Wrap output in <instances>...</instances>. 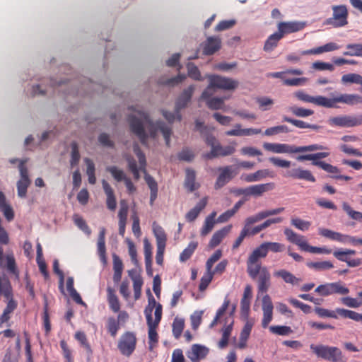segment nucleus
I'll list each match as a JSON object with an SVG mask.
<instances>
[{
    "instance_id": "1",
    "label": "nucleus",
    "mask_w": 362,
    "mask_h": 362,
    "mask_svg": "<svg viewBox=\"0 0 362 362\" xmlns=\"http://www.w3.org/2000/svg\"><path fill=\"white\" fill-rule=\"evenodd\" d=\"M131 131L138 136L141 143L146 145L148 135L144 128L149 132L150 136L156 138L157 133L160 132L164 137L165 144L170 146V136L172 134L171 127L162 121L153 122L149 115L143 111H136L135 115H129L128 118Z\"/></svg>"
},
{
    "instance_id": "2",
    "label": "nucleus",
    "mask_w": 362,
    "mask_h": 362,
    "mask_svg": "<svg viewBox=\"0 0 362 362\" xmlns=\"http://www.w3.org/2000/svg\"><path fill=\"white\" fill-rule=\"evenodd\" d=\"M209 85L203 91L200 99L206 100L207 107L211 110H221L223 108L226 98H211L215 94L216 89L234 90L238 86V82L232 78L218 75H209Z\"/></svg>"
},
{
    "instance_id": "3",
    "label": "nucleus",
    "mask_w": 362,
    "mask_h": 362,
    "mask_svg": "<svg viewBox=\"0 0 362 362\" xmlns=\"http://www.w3.org/2000/svg\"><path fill=\"white\" fill-rule=\"evenodd\" d=\"M0 296L8 300L6 308L0 316V326L11 319V315L17 308L18 303L13 298V288L9 279L0 277Z\"/></svg>"
},
{
    "instance_id": "4",
    "label": "nucleus",
    "mask_w": 362,
    "mask_h": 362,
    "mask_svg": "<svg viewBox=\"0 0 362 362\" xmlns=\"http://www.w3.org/2000/svg\"><path fill=\"white\" fill-rule=\"evenodd\" d=\"M310 349L318 357L332 362H346L340 349L327 345H310Z\"/></svg>"
},
{
    "instance_id": "5",
    "label": "nucleus",
    "mask_w": 362,
    "mask_h": 362,
    "mask_svg": "<svg viewBox=\"0 0 362 362\" xmlns=\"http://www.w3.org/2000/svg\"><path fill=\"white\" fill-rule=\"evenodd\" d=\"M205 142L211 146V151L204 155V158L211 159L218 156H227L232 155L235 151V146H223L217 141L216 137L213 135H207L205 139ZM236 144L234 143V145Z\"/></svg>"
},
{
    "instance_id": "6",
    "label": "nucleus",
    "mask_w": 362,
    "mask_h": 362,
    "mask_svg": "<svg viewBox=\"0 0 362 362\" xmlns=\"http://www.w3.org/2000/svg\"><path fill=\"white\" fill-rule=\"evenodd\" d=\"M329 154V152H318L312 154L300 155L297 157V160L298 161L312 160L313 165L317 166L329 173H339V170L337 167L319 160L320 159L328 157Z\"/></svg>"
},
{
    "instance_id": "7",
    "label": "nucleus",
    "mask_w": 362,
    "mask_h": 362,
    "mask_svg": "<svg viewBox=\"0 0 362 362\" xmlns=\"http://www.w3.org/2000/svg\"><path fill=\"white\" fill-rule=\"evenodd\" d=\"M257 274H252L250 270L247 271L248 276L257 283L258 294L266 293L271 286V274L266 267L259 268Z\"/></svg>"
},
{
    "instance_id": "8",
    "label": "nucleus",
    "mask_w": 362,
    "mask_h": 362,
    "mask_svg": "<svg viewBox=\"0 0 362 362\" xmlns=\"http://www.w3.org/2000/svg\"><path fill=\"white\" fill-rule=\"evenodd\" d=\"M315 292L324 297L334 294L344 296L349 293V289L342 282L337 281L319 285Z\"/></svg>"
},
{
    "instance_id": "9",
    "label": "nucleus",
    "mask_w": 362,
    "mask_h": 362,
    "mask_svg": "<svg viewBox=\"0 0 362 362\" xmlns=\"http://www.w3.org/2000/svg\"><path fill=\"white\" fill-rule=\"evenodd\" d=\"M332 11V17L327 18L325 24L334 28L343 27L348 24L349 12L345 5L333 6Z\"/></svg>"
},
{
    "instance_id": "10",
    "label": "nucleus",
    "mask_w": 362,
    "mask_h": 362,
    "mask_svg": "<svg viewBox=\"0 0 362 362\" xmlns=\"http://www.w3.org/2000/svg\"><path fill=\"white\" fill-rule=\"evenodd\" d=\"M267 254V248H265L263 243L256 247L247 259V271L250 270L251 273L257 274L259 272V269L263 267L259 262V259L266 257Z\"/></svg>"
},
{
    "instance_id": "11",
    "label": "nucleus",
    "mask_w": 362,
    "mask_h": 362,
    "mask_svg": "<svg viewBox=\"0 0 362 362\" xmlns=\"http://www.w3.org/2000/svg\"><path fill=\"white\" fill-rule=\"evenodd\" d=\"M136 345V337L132 332H125L120 337L117 347L121 354L130 356L134 351Z\"/></svg>"
},
{
    "instance_id": "12",
    "label": "nucleus",
    "mask_w": 362,
    "mask_h": 362,
    "mask_svg": "<svg viewBox=\"0 0 362 362\" xmlns=\"http://www.w3.org/2000/svg\"><path fill=\"white\" fill-rule=\"evenodd\" d=\"M328 124L332 127H353L362 124V115H342L330 117Z\"/></svg>"
},
{
    "instance_id": "13",
    "label": "nucleus",
    "mask_w": 362,
    "mask_h": 362,
    "mask_svg": "<svg viewBox=\"0 0 362 362\" xmlns=\"http://www.w3.org/2000/svg\"><path fill=\"white\" fill-rule=\"evenodd\" d=\"M26 160H21L18 165L21 178L17 182V192L18 197L25 198L27 194V189L30 185V180L28 176V170L25 165Z\"/></svg>"
},
{
    "instance_id": "14",
    "label": "nucleus",
    "mask_w": 362,
    "mask_h": 362,
    "mask_svg": "<svg viewBox=\"0 0 362 362\" xmlns=\"http://www.w3.org/2000/svg\"><path fill=\"white\" fill-rule=\"evenodd\" d=\"M294 95L298 100L305 103H310L316 105L327 108H330L332 106V104L329 100V98L324 96L319 95L317 97H313L307 94L303 90H298L295 92Z\"/></svg>"
},
{
    "instance_id": "15",
    "label": "nucleus",
    "mask_w": 362,
    "mask_h": 362,
    "mask_svg": "<svg viewBox=\"0 0 362 362\" xmlns=\"http://www.w3.org/2000/svg\"><path fill=\"white\" fill-rule=\"evenodd\" d=\"M218 171L219 172V175L214 184V188L216 189H219L224 187L237 174V173L234 172L231 165L220 167L218 168Z\"/></svg>"
},
{
    "instance_id": "16",
    "label": "nucleus",
    "mask_w": 362,
    "mask_h": 362,
    "mask_svg": "<svg viewBox=\"0 0 362 362\" xmlns=\"http://www.w3.org/2000/svg\"><path fill=\"white\" fill-rule=\"evenodd\" d=\"M356 251L354 250L346 249L343 250L341 249H339L337 250L334 251L333 255L338 260L344 262L347 264V265L350 267H356L360 266L362 264V259L360 258L357 259H350L349 255H355Z\"/></svg>"
},
{
    "instance_id": "17",
    "label": "nucleus",
    "mask_w": 362,
    "mask_h": 362,
    "mask_svg": "<svg viewBox=\"0 0 362 362\" xmlns=\"http://www.w3.org/2000/svg\"><path fill=\"white\" fill-rule=\"evenodd\" d=\"M194 90V86H189L187 88L185 89L183 92L180 94L176 101L175 104V111L176 116L179 121L181 120V115L180 114V110L187 107V104L191 100L193 93Z\"/></svg>"
},
{
    "instance_id": "18",
    "label": "nucleus",
    "mask_w": 362,
    "mask_h": 362,
    "mask_svg": "<svg viewBox=\"0 0 362 362\" xmlns=\"http://www.w3.org/2000/svg\"><path fill=\"white\" fill-rule=\"evenodd\" d=\"M273 303L271 297L268 294H265L262 297V311L263 318L262 320V326L267 328L273 318Z\"/></svg>"
},
{
    "instance_id": "19",
    "label": "nucleus",
    "mask_w": 362,
    "mask_h": 362,
    "mask_svg": "<svg viewBox=\"0 0 362 362\" xmlns=\"http://www.w3.org/2000/svg\"><path fill=\"white\" fill-rule=\"evenodd\" d=\"M305 23L298 21L280 22L278 23V32L284 37L285 35L300 31L304 28Z\"/></svg>"
},
{
    "instance_id": "20",
    "label": "nucleus",
    "mask_w": 362,
    "mask_h": 362,
    "mask_svg": "<svg viewBox=\"0 0 362 362\" xmlns=\"http://www.w3.org/2000/svg\"><path fill=\"white\" fill-rule=\"evenodd\" d=\"M263 147L265 150L275 153H297L296 146L286 144L264 143Z\"/></svg>"
},
{
    "instance_id": "21",
    "label": "nucleus",
    "mask_w": 362,
    "mask_h": 362,
    "mask_svg": "<svg viewBox=\"0 0 362 362\" xmlns=\"http://www.w3.org/2000/svg\"><path fill=\"white\" fill-rule=\"evenodd\" d=\"M332 106L330 108L335 107V103H342L348 105H355L362 103V96L357 94H341L333 98H329Z\"/></svg>"
},
{
    "instance_id": "22",
    "label": "nucleus",
    "mask_w": 362,
    "mask_h": 362,
    "mask_svg": "<svg viewBox=\"0 0 362 362\" xmlns=\"http://www.w3.org/2000/svg\"><path fill=\"white\" fill-rule=\"evenodd\" d=\"M209 352V349L205 346L201 344H193L190 351L187 353V356L192 362H197L206 358Z\"/></svg>"
},
{
    "instance_id": "23",
    "label": "nucleus",
    "mask_w": 362,
    "mask_h": 362,
    "mask_svg": "<svg viewBox=\"0 0 362 362\" xmlns=\"http://www.w3.org/2000/svg\"><path fill=\"white\" fill-rule=\"evenodd\" d=\"M202 46L204 54L212 55L221 49V40L218 37H209Z\"/></svg>"
},
{
    "instance_id": "24",
    "label": "nucleus",
    "mask_w": 362,
    "mask_h": 362,
    "mask_svg": "<svg viewBox=\"0 0 362 362\" xmlns=\"http://www.w3.org/2000/svg\"><path fill=\"white\" fill-rule=\"evenodd\" d=\"M284 176L293 179L304 180L311 182H315L316 180L310 170H303L300 168L289 170L286 172Z\"/></svg>"
},
{
    "instance_id": "25",
    "label": "nucleus",
    "mask_w": 362,
    "mask_h": 362,
    "mask_svg": "<svg viewBox=\"0 0 362 362\" xmlns=\"http://www.w3.org/2000/svg\"><path fill=\"white\" fill-rule=\"evenodd\" d=\"M274 173L268 169L258 170L253 173L243 174L241 175L240 179L246 182H259L266 177L273 178Z\"/></svg>"
},
{
    "instance_id": "26",
    "label": "nucleus",
    "mask_w": 362,
    "mask_h": 362,
    "mask_svg": "<svg viewBox=\"0 0 362 362\" xmlns=\"http://www.w3.org/2000/svg\"><path fill=\"white\" fill-rule=\"evenodd\" d=\"M274 182L251 185L248 187V196L261 197L264 193L274 189Z\"/></svg>"
},
{
    "instance_id": "27",
    "label": "nucleus",
    "mask_w": 362,
    "mask_h": 362,
    "mask_svg": "<svg viewBox=\"0 0 362 362\" xmlns=\"http://www.w3.org/2000/svg\"><path fill=\"white\" fill-rule=\"evenodd\" d=\"M153 232L156 239L157 247L159 248L160 250H165L167 236L164 229L154 222L153 223Z\"/></svg>"
},
{
    "instance_id": "28",
    "label": "nucleus",
    "mask_w": 362,
    "mask_h": 362,
    "mask_svg": "<svg viewBox=\"0 0 362 362\" xmlns=\"http://www.w3.org/2000/svg\"><path fill=\"white\" fill-rule=\"evenodd\" d=\"M103 188L105 191V193L107 195V207L111 210L114 211L117 206L116 199L114 193V190L110 185V184L105 180L102 181Z\"/></svg>"
},
{
    "instance_id": "29",
    "label": "nucleus",
    "mask_w": 362,
    "mask_h": 362,
    "mask_svg": "<svg viewBox=\"0 0 362 362\" xmlns=\"http://www.w3.org/2000/svg\"><path fill=\"white\" fill-rule=\"evenodd\" d=\"M185 187L189 192H192L198 189L199 185L196 183V173L194 170L187 168L185 170Z\"/></svg>"
},
{
    "instance_id": "30",
    "label": "nucleus",
    "mask_w": 362,
    "mask_h": 362,
    "mask_svg": "<svg viewBox=\"0 0 362 362\" xmlns=\"http://www.w3.org/2000/svg\"><path fill=\"white\" fill-rule=\"evenodd\" d=\"M206 204L207 197L202 198L194 208L186 214V220L188 222L194 221L198 217L200 212L206 207Z\"/></svg>"
},
{
    "instance_id": "31",
    "label": "nucleus",
    "mask_w": 362,
    "mask_h": 362,
    "mask_svg": "<svg viewBox=\"0 0 362 362\" xmlns=\"http://www.w3.org/2000/svg\"><path fill=\"white\" fill-rule=\"evenodd\" d=\"M231 228L232 226L228 225L215 232L210 240L209 246L215 247L218 245L223 239L230 232Z\"/></svg>"
},
{
    "instance_id": "32",
    "label": "nucleus",
    "mask_w": 362,
    "mask_h": 362,
    "mask_svg": "<svg viewBox=\"0 0 362 362\" xmlns=\"http://www.w3.org/2000/svg\"><path fill=\"white\" fill-rule=\"evenodd\" d=\"M275 277L281 278L286 284L292 285H298L300 281V279L296 277L292 273L286 269H279L274 272Z\"/></svg>"
},
{
    "instance_id": "33",
    "label": "nucleus",
    "mask_w": 362,
    "mask_h": 362,
    "mask_svg": "<svg viewBox=\"0 0 362 362\" xmlns=\"http://www.w3.org/2000/svg\"><path fill=\"white\" fill-rule=\"evenodd\" d=\"M1 267L6 268L9 274H13L16 278H18L19 272L13 254H8L5 256L4 264Z\"/></svg>"
},
{
    "instance_id": "34",
    "label": "nucleus",
    "mask_w": 362,
    "mask_h": 362,
    "mask_svg": "<svg viewBox=\"0 0 362 362\" xmlns=\"http://www.w3.org/2000/svg\"><path fill=\"white\" fill-rule=\"evenodd\" d=\"M129 276L133 281V288L134 293L135 299H139L141 296V287L143 285V280L140 275L136 274V272L134 270H129Z\"/></svg>"
},
{
    "instance_id": "35",
    "label": "nucleus",
    "mask_w": 362,
    "mask_h": 362,
    "mask_svg": "<svg viewBox=\"0 0 362 362\" xmlns=\"http://www.w3.org/2000/svg\"><path fill=\"white\" fill-rule=\"evenodd\" d=\"M319 234L323 237L340 243L345 242L346 237H347V235H343L340 233L335 232L327 228H319Z\"/></svg>"
},
{
    "instance_id": "36",
    "label": "nucleus",
    "mask_w": 362,
    "mask_h": 362,
    "mask_svg": "<svg viewBox=\"0 0 362 362\" xmlns=\"http://www.w3.org/2000/svg\"><path fill=\"white\" fill-rule=\"evenodd\" d=\"M113 281L115 283H118L120 281L123 271V263L119 256L117 255H113Z\"/></svg>"
},
{
    "instance_id": "37",
    "label": "nucleus",
    "mask_w": 362,
    "mask_h": 362,
    "mask_svg": "<svg viewBox=\"0 0 362 362\" xmlns=\"http://www.w3.org/2000/svg\"><path fill=\"white\" fill-rule=\"evenodd\" d=\"M107 291V301L109 303L110 308L114 313H118L120 310V303L117 296H116L115 291L111 287H108Z\"/></svg>"
},
{
    "instance_id": "38",
    "label": "nucleus",
    "mask_w": 362,
    "mask_h": 362,
    "mask_svg": "<svg viewBox=\"0 0 362 362\" xmlns=\"http://www.w3.org/2000/svg\"><path fill=\"white\" fill-rule=\"evenodd\" d=\"M216 212L213 211L205 218L204 223L201 229V235L205 236L212 230L216 223Z\"/></svg>"
},
{
    "instance_id": "39",
    "label": "nucleus",
    "mask_w": 362,
    "mask_h": 362,
    "mask_svg": "<svg viewBox=\"0 0 362 362\" xmlns=\"http://www.w3.org/2000/svg\"><path fill=\"white\" fill-rule=\"evenodd\" d=\"M283 37L278 31L273 33L267 39L264 45V50L265 52L272 51L278 45L279 41Z\"/></svg>"
},
{
    "instance_id": "40",
    "label": "nucleus",
    "mask_w": 362,
    "mask_h": 362,
    "mask_svg": "<svg viewBox=\"0 0 362 362\" xmlns=\"http://www.w3.org/2000/svg\"><path fill=\"white\" fill-rule=\"evenodd\" d=\"M283 121L288 122L290 124H292L293 125L296 126V127L300 128V129L308 128V129H312L314 130H317L320 128V126H318L317 124H308L302 120L295 119L288 117L287 116H283Z\"/></svg>"
},
{
    "instance_id": "41",
    "label": "nucleus",
    "mask_w": 362,
    "mask_h": 362,
    "mask_svg": "<svg viewBox=\"0 0 362 362\" xmlns=\"http://www.w3.org/2000/svg\"><path fill=\"white\" fill-rule=\"evenodd\" d=\"M105 229L102 228L99 236L98 238V253L100 256V258L103 261H105V255H106V247H105Z\"/></svg>"
},
{
    "instance_id": "42",
    "label": "nucleus",
    "mask_w": 362,
    "mask_h": 362,
    "mask_svg": "<svg viewBox=\"0 0 362 362\" xmlns=\"http://www.w3.org/2000/svg\"><path fill=\"white\" fill-rule=\"evenodd\" d=\"M336 312L344 318H349L356 322L362 321V314L344 308H337Z\"/></svg>"
},
{
    "instance_id": "43",
    "label": "nucleus",
    "mask_w": 362,
    "mask_h": 362,
    "mask_svg": "<svg viewBox=\"0 0 362 362\" xmlns=\"http://www.w3.org/2000/svg\"><path fill=\"white\" fill-rule=\"evenodd\" d=\"M148 305L144 310V314L146 316V321L152 320V313L154 308L158 305V303L156 299L151 294V291L148 290Z\"/></svg>"
},
{
    "instance_id": "44",
    "label": "nucleus",
    "mask_w": 362,
    "mask_h": 362,
    "mask_svg": "<svg viewBox=\"0 0 362 362\" xmlns=\"http://www.w3.org/2000/svg\"><path fill=\"white\" fill-rule=\"evenodd\" d=\"M198 246L197 242L192 241L190 242L187 247L184 249V250L180 253V261L181 262H185L187 260H188L193 253L194 252L195 250L197 249Z\"/></svg>"
},
{
    "instance_id": "45",
    "label": "nucleus",
    "mask_w": 362,
    "mask_h": 362,
    "mask_svg": "<svg viewBox=\"0 0 362 362\" xmlns=\"http://www.w3.org/2000/svg\"><path fill=\"white\" fill-rule=\"evenodd\" d=\"M346 48L348 50L344 52V55L362 57V43L348 44Z\"/></svg>"
},
{
    "instance_id": "46",
    "label": "nucleus",
    "mask_w": 362,
    "mask_h": 362,
    "mask_svg": "<svg viewBox=\"0 0 362 362\" xmlns=\"http://www.w3.org/2000/svg\"><path fill=\"white\" fill-rule=\"evenodd\" d=\"M148 328V340L150 349H152L153 344H156L158 341V334L157 333L156 329L158 326H156L152 323V320L146 321Z\"/></svg>"
},
{
    "instance_id": "47",
    "label": "nucleus",
    "mask_w": 362,
    "mask_h": 362,
    "mask_svg": "<svg viewBox=\"0 0 362 362\" xmlns=\"http://www.w3.org/2000/svg\"><path fill=\"white\" fill-rule=\"evenodd\" d=\"M75 339L79 341L81 345L86 349L87 354L90 356L93 354L90 345L88 342L86 334L83 332H76L75 334Z\"/></svg>"
},
{
    "instance_id": "48",
    "label": "nucleus",
    "mask_w": 362,
    "mask_h": 362,
    "mask_svg": "<svg viewBox=\"0 0 362 362\" xmlns=\"http://www.w3.org/2000/svg\"><path fill=\"white\" fill-rule=\"evenodd\" d=\"M307 266L317 271L327 270L334 267L330 261L310 262L307 263Z\"/></svg>"
},
{
    "instance_id": "49",
    "label": "nucleus",
    "mask_w": 362,
    "mask_h": 362,
    "mask_svg": "<svg viewBox=\"0 0 362 362\" xmlns=\"http://www.w3.org/2000/svg\"><path fill=\"white\" fill-rule=\"evenodd\" d=\"M106 327L110 334L112 337H115L120 329V325L114 317H110L107 320Z\"/></svg>"
},
{
    "instance_id": "50",
    "label": "nucleus",
    "mask_w": 362,
    "mask_h": 362,
    "mask_svg": "<svg viewBox=\"0 0 362 362\" xmlns=\"http://www.w3.org/2000/svg\"><path fill=\"white\" fill-rule=\"evenodd\" d=\"M48 301L46 296H44V308H43V324L45 329V334H48L51 330V323L48 313Z\"/></svg>"
},
{
    "instance_id": "51",
    "label": "nucleus",
    "mask_w": 362,
    "mask_h": 362,
    "mask_svg": "<svg viewBox=\"0 0 362 362\" xmlns=\"http://www.w3.org/2000/svg\"><path fill=\"white\" fill-rule=\"evenodd\" d=\"M84 161L87 167L86 174L88 177V182L91 185H94L96 182L94 163L90 158H85Z\"/></svg>"
},
{
    "instance_id": "52",
    "label": "nucleus",
    "mask_w": 362,
    "mask_h": 362,
    "mask_svg": "<svg viewBox=\"0 0 362 362\" xmlns=\"http://www.w3.org/2000/svg\"><path fill=\"white\" fill-rule=\"evenodd\" d=\"M342 209L351 219L362 221V213L354 210L347 202L342 203Z\"/></svg>"
},
{
    "instance_id": "53",
    "label": "nucleus",
    "mask_w": 362,
    "mask_h": 362,
    "mask_svg": "<svg viewBox=\"0 0 362 362\" xmlns=\"http://www.w3.org/2000/svg\"><path fill=\"white\" fill-rule=\"evenodd\" d=\"M288 110L293 115L298 117H307L314 113V111L312 110L299 107L297 106L290 107Z\"/></svg>"
},
{
    "instance_id": "54",
    "label": "nucleus",
    "mask_w": 362,
    "mask_h": 362,
    "mask_svg": "<svg viewBox=\"0 0 362 362\" xmlns=\"http://www.w3.org/2000/svg\"><path fill=\"white\" fill-rule=\"evenodd\" d=\"M265 218V216L264 215L263 211H259L254 216H251L247 217L245 221V226L243 229H246L249 233V228L251 225L260 221Z\"/></svg>"
},
{
    "instance_id": "55",
    "label": "nucleus",
    "mask_w": 362,
    "mask_h": 362,
    "mask_svg": "<svg viewBox=\"0 0 362 362\" xmlns=\"http://www.w3.org/2000/svg\"><path fill=\"white\" fill-rule=\"evenodd\" d=\"M185 322L182 319L175 318L173 322V334L175 339H179L183 332Z\"/></svg>"
},
{
    "instance_id": "56",
    "label": "nucleus",
    "mask_w": 362,
    "mask_h": 362,
    "mask_svg": "<svg viewBox=\"0 0 362 362\" xmlns=\"http://www.w3.org/2000/svg\"><path fill=\"white\" fill-rule=\"evenodd\" d=\"M131 218L132 220V232L136 238H139L141 235L140 219L136 211L132 212Z\"/></svg>"
},
{
    "instance_id": "57",
    "label": "nucleus",
    "mask_w": 362,
    "mask_h": 362,
    "mask_svg": "<svg viewBox=\"0 0 362 362\" xmlns=\"http://www.w3.org/2000/svg\"><path fill=\"white\" fill-rule=\"evenodd\" d=\"M269 330L273 334L280 336H286L293 332L290 327L284 325L271 326Z\"/></svg>"
},
{
    "instance_id": "58",
    "label": "nucleus",
    "mask_w": 362,
    "mask_h": 362,
    "mask_svg": "<svg viewBox=\"0 0 362 362\" xmlns=\"http://www.w3.org/2000/svg\"><path fill=\"white\" fill-rule=\"evenodd\" d=\"M107 171L110 172L112 177L117 181L121 182L125 180L127 177L125 176L123 170L117 168L115 166H109L106 168Z\"/></svg>"
},
{
    "instance_id": "59",
    "label": "nucleus",
    "mask_w": 362,
    "mask_h": 362,
    "mask_svg": "<svg viewBox=\"0 0 362 362\" xmlns=\"http://www.w3.org/2000/svg\"><path fill=\"white\" fill-rule=\"evenodd\" d=\"M265 248H267V253L269 251L273 252H281L284 250L285 246L284 244L276 242H264L263 243Z\"/></svg>"
},
{
    "instance_id": "60",
    "label": "nucleus",
    "mask_w": 362,
    "mask_h": 362,
    "mask_svg": "<svg viewBox=\"0 0 362 362\" xmlns=\"http://www.w3.org/2000/svg\"><path fill=\"white\" fill-rule=\"evenodd\" d=\"M71 165L73 167L78 164L80 160V153L78 151V144L76 141H73L71 144Z\"/></svg>"
},
{
    "instance_id": "61",
    "label": "nucleus",
    "mask_w": 362,
    "mask_h": 362,
    "mask_svg": "<svg viewBox=\"0 0 362 362\" xmlns=\"http://www.w3.org/2000/svg\"><path fill=\"white\" fill-rule=\"evenodd\" d=\"M214 275L211 274V272L207 271L201 278L200 284L199 286V289L201 291L206 290L208 287L209 284L211 282L213 279Z\"/></svg>"
},
{
    "instance_id": "62",
    "label": "nucleus",
    "mask_w": 362,
    "mask_h": 362,
    "mask_svg": "<svg viewBox=\"0 0 362 362\" xmlns=\"http://www.w3.org/2000/svg\"><path fill=\"white\" fill-rule=\"evenodd\" d=\"M177 158L180 160L190 162L194 158L193 151L189 148H184L178 154Z\"/></svg>"
},
{
    "instance_id": "63",
    "label": "nucleus",
    "mask_w": 362,
    "mask_h": 362,
    "mask_svg": "<svg viewBox=\"0 0 362 362\" xmlns=\"http://www.w3.org/2000/svg\"><path fill=\"white\" fill-rule=\"evenodd\" d=\"M60 347L66 362H74L71 351L69 349L66 341L64 339L60 341Z\"/></svg>"
},
{
    "instance_id": "64",
    "label": "nucleus",
    "mask_w": 362,
    "mask_h": 362,
    "mask_svg": "<svg viewBox=\"0 0 362 362\" xmlns=\"http://www.w3.org/2000/svg\"><path fill=\"white\" fill-rule=\"evenodd\" d=\"M187 67L188 71V76L190 78L197 81L201 80V74L197 66L192 63H188Z\"/></svg>"
}]
</instances>
